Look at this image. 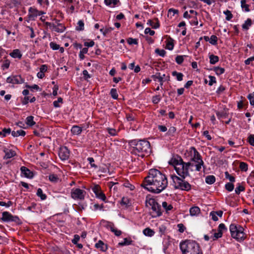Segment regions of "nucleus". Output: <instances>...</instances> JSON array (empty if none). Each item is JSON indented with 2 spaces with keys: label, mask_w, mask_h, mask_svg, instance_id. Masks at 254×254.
Instances as JSON below:
<instances>
[{
  "label": "nucleus",
  "mask_w": 254,
  "mask_h": 254,
  "mask_svg": "<svg viewBox=\"0 0 254 254\" xmlns=\"http://www.w3.org/2000/svg\"><path fill=\"white\" fill-rule=\"evenodd\" d=\"M167 185L168 181L166 176L159 170L152 169L149 170L141 186L150 192L159 193L165 189Z\"/></svg>",
  "instance_id": "1"
},
{
  "label": "nucleus",
  "mask_w": 254,
  "mask_h": 254,
  "mask_svg": "<svg viewBox=\"0 0 254 254\" xmlns=\"http://www.w3.org/2000/svg\"><path fill=\"white\" fill-rule=\"evenodd\" d=\"M131 148V152L142 158L148 156L151 152L150 144L145 139H133L129 142Z\"/></svg>",
  "instance_id": "2"
},
{
  "label": "nucleus",
  "mask_w": 254,
  "mask_h": 254,
  "mask_svg": "<svg viewBox=\"0 0 254 254\" xmlns=\"http://www.w3.org/2000/svg\"><path fill=\"white\" fill-rule=\"evenodd\" d=\"M180 247L183 254H202L199 249V245L195 241L182 242Z\"/></svg>",
  "instance_id": "3"
},
{
  "label": "nucleus",
  "mask_w": 254,
  "mask_h": 254,
  "mask_svg": "<svg viewBox=\"0 0 254 254\" xmlns=\"http://www.w3.org/2000/svg\"><path fill=\"white\" fill-rule=\"evenodd\" d=\"M229 230L231 237L237 241L241 242L246 239V235L244 232V229L241 226L232 223L230 225Z\"/></svg>",
  "instance_id": "4"
},
{
  "label": "nucleus",
  "mask_w": 254,
  "mask_h": 254,
  "mask_svg": "<svg viewBox=\"0 0 254 254\" xmlns=\"http://www.w3.org/2000/svg\"><path fill=\"white\" fill-rule=\"evenodd\" d=\"M171 178L174 184L175 189H180L185 191H189L191 189V185L184 180L185 178L179 177L176 175H171Z\"/></svg>",
  "instance_id": "5"
},
{
  "label": "nucleus",
  "mask_w": 254,
  "mask_h": 254,
  "mask_svg": "<svg viewBox=\"0 0 254 254\" xmlns=\"http://www.w3.org/2000/svg\"><path fill=\"white\" fill-rule=\"evenodd\" d=\"M146 202L151 206L152 211L150 214L152 218L158 217L162 215L161 206L155 199H146Z\"/></svg>",
  "instance_id": "6"
},
{
  "label": "nucleus",
  "mask_w": 254,
  "mask_h": 254,
  "mask_svg": "<svg viewBox=\"0 0 254 254\" xmlns=\"http://www.w3.org/2000/svg\"><path fill=\"white\" fill-rule=\"evenodd\" d=\"M190 166V162L185 163L183 161L181 168H177L178 174L183 178L190 176L189 169Z\"/></svg>",
  "instance_id": "7"
},
{
  "label": "nucleus",
  "mask_w": 254,
  "mask_h": 254,
  "mask_svg": "<svg viewBox=\"0 0 254 254\" xmlns=\"http://www.w3.org/2000/svg\"><path fill=\"white\" fill-rule=\"evenodd\" d=\"M86 193L85 190L80 189H72L71 191V197L74 199L83 200Z\"/></svg>",
  "instance_id": "8"
},
{
  "label": "nucleus",
  "mask_w": 254,
  "mask_h": 254,
  "mask_svg": "<svg viewBox=\"0 0 254 254\" xmlns=\"http://www.w3.org/2000/svg\"><path fill=\"white\" fill-rule=\"evenodd\" d=\"M183 163V160L181 156L178 155L174 156L169 162L170 165H171L175 167V169L177 173V168H181Z\"/></svg>",
  "instance_id": "9"
},
{
  "label": "nucleus",
  "mask_w": 254,
  "mask_h": 254,
  "mask_svg": "<svg viewBox=\"0 0 254 254\" xmlns=\"http://www.w3.org/2000/svg\"><path fill=\"white\" fill-rule=\"evenodd\" d=\"M69 154L70 151L66 146H63L59 148V156L62 160H67L69 158Z\"/></svg>",
  "instance_id": "10"
},
{
  "label": "nucleus",
  "mask_w": 254,
  "mask_h": 254,
  "mask_svg": "<svg viewBox=\"0 0 254 254\" xmlns=\"http://www.w3.org/2000/svg\"><path fill=\"white\" fill-rule=\"evenodd\" d=\"M24 79L22 78L20 75H12L8 77L6 79V82L7 83L13 84L23 83H24Z\"/></svg>",
  "instance_id": "11"
},
{
  "label": "nucleus",
  "mask_w": 254,
  "mask_h": 254,
  "mask_svg": "<svg viewBox=\"0 0 254 254\" xmlns=\"http://www.w3.org/2000/svg\"><path fill=\"white\" fill-rule=\"evenodd\" d=\"M92 191L95 193L96 197L106 202V196L102 191L100 187L98 185H94L92 188Z\"/></svg>",
  "instance_id": "12"
},
{
  "label": "nucleus",
  "mask_w": 254,
  "mask_h": 254,
  "mask_svg": "<svg viewBox=\"0 0 254 254\" xmlns=\"http://www.w3.org/2000/svg\"><path fill=\"white\" fill-rule=\"evenodd\" d=\"M1 220L4 222H16L19 218L16 216L12 215L9 212L4 211L2 213Z\"/></svg>",
  "instance_id": "13"
},
{
  "label": "nucleus",
  "mask_w": 254,
  "mask_h": 254,
  "mask_svg": "<svg viewBox=\"0 0 254 254\" xmlns=\"http://www.w3.org/2000/svg\"><path fill=\"white\" fill-rule=\"evenodd\" d=\"M20 171L21 174L26 178L32 179L34 177L33 172L31 171L28 168L25 166H22L20 168Z\"/></svg>",
  "instance_id": "14"
},
{
  "label": "nucleus",
  "mask_w": 254,
  "mask_h": 254,
  "mask_svg": "<svg viewBox=\"0 0 254 254\" xmlns=\"http://www.w3.org/2000/svg\"><path fill=\"white\" fill-rule=\"evenodd\" d=\"M38 10L34 7H30L28 9V17L30 20H34L35 18L37 17Z\"/></svg>",
  "instance_id": "15"
},
{
  "label": "nucleus",
  "mask_w": 254,
  "mask_h": 254,
  "mask_svg": "<svg viewBox=\"0 0 254 254\" xmlns=\"http://www.w3.org/2000/svg\"><path fill=\"white\" fill-rule=\"evenodd\" d=\"M3 151L5 153V155L3 157V159H10L16 155V153L15 151L12 149L6 148L5 147L3 149Z\"/></svg>",
  "instance_id": "16"
},
{
  "label": "nucleus",
  "mask_w": 254,
  "mask_h": 254,
  "mask_svg": "<svg viewBox=\"0 0 254 254\" xmlns=\"http://www.w3.org/2000/svg\"><path fill=\"white\" fill-rule=\"evenodd\" d=\"M191 148L193 150V155L191 158V160L195 163L199 162L201 161V160H202L201 155L196 149L194 147H192Z\"/></svg>",
  "instance_id": "17"
},
{
  "label": "nucleus",
  "mask_w": 254,
  "mask_h": 254,
  "mask_svg": "<svg viewBox=\"0 0 254 254\" xmlns=\"http://www.w3.org/2000/svg\"><path fill=\"white\" fill-rule=\"evenodd\" d=\"M151 77L154 80L158 79V81L160 82V85H163L164 82L163 78L165 77V74L161 75V73L160 72H158L155 75H152Z\"/></svg>",
  "instance_id": "18"
},
{
  "label": "nucleus",
  "mask_w": 254,
  "mask_h": 254,
  "mask_svg": "<svg viewBox=\"0 0 254 254\" xmlns=\"http://www.w3.org/2000/svg\"><path fill=\"white\" fill-rule=\"evenodd\" d=\"M95 248L99 249L102 252H105L108 248L107 245L105 244L103 241L99 240L98 243L95 244Z\"/></svg>",
  "instance_id": "19"
},
{
  "label": "nucleus",
  "mask_w": 254,
  "mask_h": 254,
  "mask_svg": "<svg viewBox=\"0 0 254 254\" xmlns=\"http://www.w3.org/2000/svg\"><path fill=\"white\" fill-rule=\"evenodd\" d=\"M82 127L78 126H73L70 130L71 132L74 135H79L82 132Z\"/></svg>",
  "instance_id": "20"
},
{
  "label": "nucleus",
  "mask_w": 254,
  "mask_h": 254,
  "mask_svg": "<svg viewBox=\"0 0 254 254\" xmlns=\"http://www.w3.org/2000/svg\"><path fill=\"white\" fill-rule=\"evenodd\" d=\"M200 212V208L198 206H193L190 209L191 216H196Z\"/></svg>",
  "instance_id": "21"
},
{
  "label": "nucleus",
  "mask_w": 254,
  "mask_h": 254,
  "mask_svg": "<svg viewBox=\"0 0 254 254\" xmlns=\"http://www.w3.org/2000/svg\"><path fill=\"white\" fill-rule=\"evenodd\" d=\"M155 20L156 21L155 23H154L152 20L150 19L147 21V24L151 26L153 28L157 29L159 27L160 24L158 19L157 18H156Z\"/></svg>",
  "instance_id": "22"
},
{
  "label": "nucleus",
  "mask_w": 254,
  "mask_h": 254,
  "mask_svg": "<svg viewBox=\"0 0 254 254\" xmlns=\"http://www.w3.org/2000/svg\"><path fill=\"white\" fill-rule=\"evenodd\" d=\"M9 55L13 58L21 59L22 57V54L19 49L14 50Z\"/></svg>",
  "instance_id": "23"
},
{
  "label": "nucleus",
  "mask_w": 254,
  "mask_h": 254,
  "mask_svg": "<svg viewBox=\"0 0 254 254\" xmlns=\"http://www.w3.org/2000/svg\"><path fill=\"white\" fill-rule=\"evenodd\" d=\"M133 241L130 238H124V242H120L118 244V247L128 246L132 244Z\"/></svg>",
  "instance_id": "24"
},
{
  "label": "nucleus",
  "mask_w": 254,
  "mask_h": 254,
  "mask_svg": "<svg viewBox=\"0 0 254 254\" xmlns=\"http://www.w3.org/2000/svg\"><path fill=\"white\" fill-rule=\"evenodd\" d=\"M26 124L29 127H32L36 124L35 121H34V117L32 116H28L26 118Z\"/></svg>",
  "instance_id": "25"
},
{
  "label": "nucleus",
  "mask_w": 254,
  "mask_h": 254,
  "mask_svg": "<svg viewBox=\"0 0 254 254\" xmlns=\"http://www.w3.org/2000/svg\"><path fill=\"white\" fill-rule=\"evenodd\" d=\"M130 200L127 197H123L121 201V204L127 207L131 205Z\"/></svg>",
  "instance_id": "26"
},
{
  "label": "nucleus",
  "mask_w": 254,
  "mask_h": 254,
  "mask_svg": "<svg viewBox=\"0 0 254 254\" xmlns=\"http://www.w3.org/2000/svg\"><path fill=\"white\" fill-rule=\"evenodd\" d=\"M215 180V177L213 175H209L205 178V182L209 185H212L214 183Z\"/></svg>",
  "instance_id": "27"
},
{
  "label": "nucleus",
  "mask_w": 254,
  "mask_h": 254,
  "mask_svg": "<svg viewBox=\"0 0 254 254\" xmlns=\"http://www.w3.org/2000/svg\"><path fill=\"white\" fill-rule=\"evenodd\" d=\"M101 223L105 227L110 229L111 231L112 230L111 228H113L114 226V225L113 223L106 221L105 220H102L101 221Z\"/></svg>",
  "instance_id": "28"
},
{
  "label": "nucleus",
  "mask_w": 254,
  "mask_h": 254,
  "mask_svg": "<svg viewBox=\"0 0 254 254\" xmlns=\"http://www.w3.org/2000/svg\"><path fill=\"white\" fill-rule=\"evenodd\" d=\"M26 134V132L25 131L23 130H17V131H12L11 132V135L13 136V137H17V136H25Z\"/></svg>",
  "instance_id": "29"
},
{
  "label": "nucleus",
  "mask_w": 254,
  "mask_h": 254,
  "mask_svg": "<svg viewBox=\"0 0 254 254\" xmlns=\"http://www.w3.org/2000/svg\"><path fill=\"white\" fill-rule=\"evenodd\" d=\"M143 233L144 235L146 236L152 237L154 235L155 232L153 230L151 229L150 228H146L143 230Z\"/></svg>",
  "instance_id": "30"
},
{
  "label": "nucleus",
  "mask_w": 254,
  "mask_h": 254,
  "mask_svg": "<svg viewBox=\"0 0 254 254\" xmlns=\"http://www.w3.org/2000/svg\"><path fill=\"white\" fill-rule=\"evenodd\" d=\"M209 62L211 64H214L219 61V57L217 56H215L213 54L209 55Z\"/></svg>",
  "instance_id": "31"
},
{
  "label": "nucleus",
  "mask_w": 254,
  "mask_h": 254,
  "mask_svg": "<svg viewBox=\"0 0 254 254\" xmlns=\"http://www.w3.org/2000/svg\"><path fill=\"white\" fill-rule=\"evenodd\" d=\"M212 69L215 72V73L217 75H220L223 74L225 70L224 68L219 66L214 67Z\"/></svg>",
  "instance_id": "32"
},
{
  "label": "nucleus",
  "mask_w": 254,
  "mask_h": 254,
  "mask_svg": "<svg viewBox=\"0 0 254 254\" xmlns=\"http://www.w3.org/2000/svg\"><path fill=\"white\" fill-rule=\"evenodd\" d=\"M252 20L250 18H248L245 23L242 25V28L244 30H247L249 29V27L252 25Z\"/></svg>",
  "instance_id": "33"
},
{
  "label": "nucleus",
  "mask_w": 254,
  "mask_h": 254,
  "mask_svg": "<svg viewBox=\"0 0 254 254\" xmlns=\"http://www.w3.org/2000/svg\"><path fill=\"white\" fill-rule=\"evenodd\" d=\"M162 207L165 209L167 213H168L169 211L171 210L173 208L172 205L168 204L166 201H163L162 202Z\"/></svg>",
  "instance_id": "34"
},
{
  "label": "nucleus",
  "mask_w": 254,
  "mask_h": 254,
  "mask_svg": "<svg viewBox=\"0 0 254 254\" xmlns=\"http://www.w3.org/2000/svg\"><path fill=\"white\" fill-rule=\"evenodd\" d=\"M172 74L174 76H176L177 80L181 81L183 80L184 74L181 72H178L176 71L172 72Z\"/></svg>",
  "instance_id": "35"
},
{
  "label": "nucleus",
  "mask_w": 254,
  "mask_h": 254,
  "mask_svg": "<svg viewBox=\"0 0 254 254\" xmlns=\"http://www.w3.org/2000/svg\"><path fill=\"white\" fill-rule=\"evenodd\" d=\"M217 117L219 119L226 118L228 117V113L226 111L218 112H216Z\"/></svg>",
  "instance_id": "36"
},
{
  "label": "nucleus",
  "mask_w": 254,
  "mask_h": 254,
  "mask_svg": "<svg viewBox=\"0 0 254 254\" xmlns=\"http://www.w3.org/2000/svg\"><path fill=\"white\" fill-rule=\"evenodd\" d=\"M65 29V27L62 24L58 23V25H56L54 31L59 33H62Z\"/></svg>",
  "instance_id": "37"
},
{
  "label": "nucleus",
  "mask_w": 254,
  "mask_h": 254,
  "mask_svg": "<svg viewBox=\"0 0 254 254\" xmlns=\"http://www.w3.org/2000/svg\"><path fill=\"white\" fill-rule=\"evenodd\" d=\"M227 231V228L223 223H221L219 225L218 227V232L220 233L222 236L223 233Z\"/></svg>",
  "instance_id": "38"
},
{
  "label": "nucleus",
  "mask_w": 254,
  "mask_h": 254,
  "mask_svg": "<svg viewBox=\"0 0 254 254\" xmlns=\"http://www.w3.org/2000/svg\"><path fill=\"white\" fill-rule=\"evenodd\" d=\"M37 195L38 196L40 197L42 200L46 199L47 196L45 194L43 193V190L41 188L38 189Z\"/></svg>",
  "instance_id": "39"
},
{
  "label": "nucleus",
  "mask_w": 254,
  "mask_h": 254,
  "mask_svg": "<svg viewBox=\"0 0 254 254\" xmlns=\"http://www.w3.org/2000/svg\"><path fill=\"white\" fill-rule=\"evenodd\" d=\"M241 7L243 9H245V11L249 12L250 11L249 8V5L246 4V0H241Z\"/></svg>",
  "instance_id": "40"
},
{
  "label": "nucleus",
  "mask_w": 254,
  "mask_h": 254,
  "mask_svg": "<svg viewBox=\"0 0 254 254\" xmlns=\"http://www.w3.org/2000/svg\"><path fill=\"white\" fill-rule=\"evenodd\" d=\"M110 94L114 99H118V94L116 89L112 88L110 90Z\"/></svg>",
  "instance_id": "41"
},
{
  "label": "nucleus",
  "mask_w": 254,
  "mask_h": 254,
  "mask_svg": "<svg viewBox=\"0 0 254 254\" xmlns=\"http://www.w3.org/2000/svg\"><path fill=\"white\" fill-rule=\"evenodd\" d=\"M88 50L87 48H84L81 49L79 54V57L80 60H82L85 58L84 55L86 54L88 52Z\"/></svg>",
  "instance_id": "42"
},
{
  "label": "nucleus",
  "mask_w": 254,
  "mask_h": 254,
  "mask_svg": "<svg viewBox=\"0 0 254 254\" xmlns=\"http://www.w3.org/2000/svg\"><path fill=\"white\" fill-rule=\"evenodd\" d=\"M223 13L226 16V20L230 21L233 18V14H232L231 12L228 9L224 11Z\"/></svg>",
  "instance_id": "43"
},
{
  "label": "nucleus",
  "mask_w": 254,
  "mask_h": 254,
  "mask_svg": "<svg viewBox=\"0 0 254 254\" xmlns=\"http://www.w3.org/2000/svg\"><path fill=\"white\" fill-rule=\"evenodd\" d=\"M84 24L82 20L78 21L77 26L76 27V30L77 31H82L84 30Z\"/></svg>",
  "instance_id": "44"
},
{
  "label": "nucleus",
  "mask_w": 254,
  "mask_h": 254,
  "mask_svg": "<svg viewBox=\"0 0 254 254\" xmlns=\"http://www.w3.org/2000/svg\"><path fill=\"white\" fill-rule=\"evenodd\" d=\"M113 30V28L112 27H109V28H101L100 29V31L102 33L103 35L105 36L107 34H108L109 32H111Z\"/></svg>",
  "instance_id": "45"
},
{
  "label": "nucleus",
  "mask_w": 254,
  "mask_h": 254,
  "mask_svg": "<svg viewBox=\"0 0 254 254\" xmlns=\"http://www.w3.org/2000/svg\"><path fill=\"white\" fill-rule=\"evenodd\" d=\"M217 40L218 38L215 35H212L211 36L210 38H209V42L213 45H216L217 44Z\"/></svg>",
  "instance_id": "46"
},
{
  "label": "nucleus",
  "mask_w": 254,
  "mask_h": 254,
  "mask_svg": "<svg viewBox=\"0 0 254 254\" xmlns=\"http://www.w3.org/2000/svg\"><path fill=\"white\" fill-rule=\"evenodd\" d=\"M240 169L242 171H247L248 169V164L244 162H241L240 163Z\"/></svg>",
  "instance_id": "47"
},
{
  "label": "nucleus",
  "mask_w": 254,
  "mask_h": 254,
  "mask_svg": "<svg viewBox=\"0 0 254 254\" xmlns=\"http://www.w3.org/2000/svg\"><path fill=\"white\" fill-rule=\"evenodd\" d=\"M49 180L53 183H56L58 182L59 178L57 175L55 174H50L49 176Z\"/></svg>",
  "instance_id": "48"
},
{
  "label": "nucleus",
  "mask_w": 254,
  "mask_h": 254,
  "mask_svg": "<svg viewBox=\"0 0 254 254\" xmlns=\"http://www.w3.org/2000/svg\"><path fill=\"white\" fill-rule=\"evenodd\" d=\"M184 57H187V56H177L175 59L176 63L179 64H181L184 62Z\"/></svg>",
  "instance_id": "49"
},
{
  "label": "nucleus",
  "mask_w": 254,
  "mask_h": 254,
  "mask_svg": "<svg viewBox=\"0 0 254 254\" xmlns=\"http://www.w3.org/2000/svg\"><path fill=\"white\" fill-rule=\"evenodd\" d=\"M245 187L241 185L240 184H238V186L236 187L235 189V192L236 194H239L240 193L241 191H243L245 190Z\"/></svg>",
  "instance_id": "50"
},
{
  "label": "nucleus",
  "mask_w": 254,
  "mask_h": 254,
  "mask_svg": "<svg viewBox=\"0 0 254 254\" xmlns=\"http://www.w3.org/2000/svg\"><path fill=\"white\" fill-rule=\"evenodd\" d=\"M155 53L162 57H164L166 55V51L163 50H160L159 49H156L155 50Z\"/></svg>",
  "instance_id": "51"
},
{
  "label": "nucleus",
  "mask_w": 254,
  "mask_h": 254,
  "mask_svg": "<svg viewBox=\"0 0 254 254\" xmlns=\"http://www.w3.org/2000/svg\"><path fill=\"white\" fill-rule=\"evenodd\" d=\"M225 188L229 191H232L234 188V185L231 183H227L225 184Z\"/></svg>",
  "instance_id": "52"
},
{
  "label": "nucleus",
  "mask_w": 254,
  "mask_h": 254,
  "mask_svg": "<svg viewBox=\"0 0 254 254\" xmlns=\"http://www.w3.org/2000/svg\"><path fill=\"white\" fill-rule=\"evenodd\" d=\"M247 98L250 100L251 105L254 106V92L249 94Z\"/></svg>",
  "instance_id": "53"
},
{
  "label": "nucleus",
  "mask_w": 254,
  "mask_h": 254,
  "mask_svg": "<svg viewBox=\"0 0 254 254\" xmlns=\"http://www.w3.org/2000/svg\"><path fill=\"white\" fill-rule=\"evenodd\" d=\"M127 42L129 45H137L138 44V40L137 39H133L132 38H128L127 39Z\"/></svg>",
  "instance_id": "54"
},
{
  "label": "nucleus",
  "mask_w": 254,
  "mask_h": 254,
  "mask_svg": "<svg viewBox=\"0 0 254 254\" xmlns=\"http://www.w3.org/2000/svg\"><path fill=\"white\" fill-rule=\"evenodd\" d=\"M161 100V98L160 95H156L153 96L152 101L153 104H157Z\"/></svg>",
  "instance_id": "55"
},
{
  "label": "nucleus",
  "mask_w": 254,
  "mask_h": 254,
  "mask_svg": "<svg viewBox=\"0 0 254 254\" xmlns=\"http://www.w3.org/2000/svg\"><path fill=\"white\" fill-rule=\"evenodd\" d=\"M176 131V128L174 127H171L169 128L167 134L168 135L174 136V133Z\"/></svg>",
  "instance_id": "56"
},
{
  "label": "nucleus",
  "mask_w": 254,
  "mask_h": 254,
  "mask_svg": "<svg viewBox=\"0 0 254 254\" xmlns=\"http://www.w3.org/2000/svg\"><path fill=\"white\" fill-rule=\"evenodd\" d=\"M225 178L229 179L231 182H234L235 181V178L233 176H231L228 172H225Z\"/></svg>",
  "instance_id": "57"
},
{
  "label": "nucleus",
  "mask_w": 254,
  "mask_h": 254,
  "mask_svg": "<svg viewBox=\"0 0 254 254\" xmlns=\"http://www.w3.org/2000/svg\"><path fill=\"white\" fill-rule=\"evenodd\" d=\"M171 41H169L166 45V48L169 50H172L174 48L173 40L170 38Z\"/></svg>",
  "instance_id": "58"
},
{
  "label": "nucleus",
  "mask_w": 254,
  "mask_h": 254,
  "mask_svg": "<svg viewBox=\"0 0 254 254\" xmlns=\"http://www.w3.org/2000/svg\"><path fill=\"white\" fill-rule=\"evenodd\" d=\"M195 164V170L197 171H200V169L201 168V166L204 165V162L203 160H201V161H199V162L196 163Z\"/></svg>",
  "instance_id": "59"
},
{
  "label": "nucleus",
  "mask_w": 254,
  "mask_h": 254,
  "mask_svg": "<svg viewBox=\"0 0 254 254\" xmlns=\"http://www.w3.org/2000/svg\"><path fill=\"white\" fill-rule=\"evenodd\" d=\"M208 78H209V81L208 83V85L209 86H212L213 84V83L216 82V80L215 76L209 75Z\"/></svg>",
  "instance_id": "60"
},
{
  "label": "nucleus",
  "mask_w": 254,
  "mask_h": 254,
  "mask_svg": "<svg viewBox=\"0 0 254 254\" xmlns=\"http://www.w3.org/2000/svg\"><path fill=\"white\" fill-rule=\"evenodd\" d=\"M59 103H63V99L61 97H59L58 100L57 101H55L53 102L54 106L56 108L60 107V106L59 104Z\"/></svg>",
  "instance_id": "61"
},
{
  "label": "nucleus",
  "mask_w": 254,
  "mask_h": 254,
  "mask_svg": "<svg viewBox=\"0 0 254 254\" xmlns=\"http://www.w3.org/2000/svg\"><path fill=\"white\" fill-rule=\"evenodd\" d=\"M222 236L220 233L215 232L213 236H211V238L212 239L213 241L216 240L218 238H221Z\"/></svg>",
  "instance_id": "62"
},
{
  "label": "nucleus",
  "mask_w": 254,
  "mask_h": 254,
  "mask_svg": "<svg viewBox=\"0 0 254 254\" xmlns=\"http://www.w3.org/2000/svg\"><path fill=\"white\" fill-rule=\"evenodd\" d=\"M50 48L52 49L53 50H59V48H60L59 45L57 44L56 43L53 42L50 43Z\"/></svg>",
  "instance_id": "63"
},
{
  "label": "nucleus",
  "mask_w": 254,
  "mask_h": 254,
  "mask_svg": "<svg viewBox=\"0 0 254 254\" xmlns=\"http://www.w3.org/2000/svg\"><path fill=\"white\" fill-rule=\"evenodd\" d=\"M248 141L251 145L254 146V134H250L249 136Z\"/></svg>",
  "instance_id": "64"
}]
</instances>
